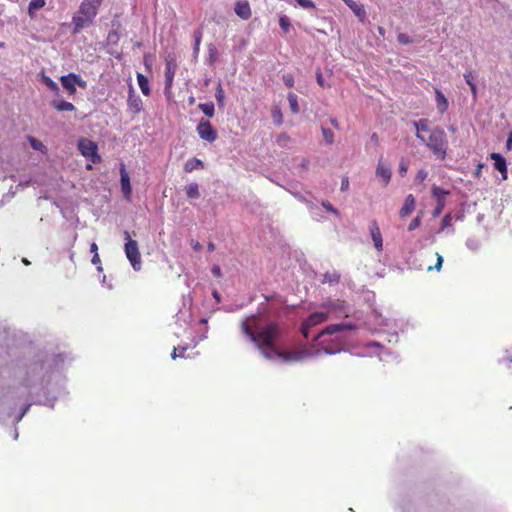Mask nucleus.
Returning <instances> with one entry per match:
<instances>
[{"instance_id":"1","label":"nucleus","mask_w":512,"mask_h":512,"mask_svg":"<svg viewBox=\"0 0 512 512\" xmlns=\"http://www.w3.org/2000/svg\"><path fill=\"white\" fill-rule=\"evenodd\" d=\"M416 137L421 140L433 154L443 160L446 157L447 137L444 130L440 127L430 129V122L426 118L414 121Z\"/></svg>"},{"instance_id":"2","label":"nucleus","mask_w":512,"mask_h":512,"mask_svg":"<svg viewBox=\"0 0 512 512\" xmlns=\"http://www.w3.org/2000/svg\"><path fill=\"white\" fill-rule=\"evenodd\" d=\"M242 332L256 345L263 357H270L266 347H272L273 339H280L281 331L277 323L270 322L254 331L246 322L241 324Z\"/></svg>"},{"instance_id":"3","label":"nucleus","mask_w":512,"mask_h":512,"mask_svg":"<svg viewBox=\"0 0 512 512\" xmlns=\"http://www.w3.org/2000/svg\"><path fill=\"white\" fill-rule=\"evenodd\" d=\"M279 339L272 340V347H266V350L270 352V357H265L268 360H273L276 357L280 358L283 362H300L308 359L312 356V352L309 349L303 348L300 350L280 351L276 347V343Z\"/></svg>"},{"instance_id":"4","label":"nucleus","mask_w":512,"mask_h":512,"mask_svg":"<svg viewBox=\"0 0 512 512\" xmlns=\"http://www.w3.org/2000/svg\"><path fill=\"white\" fill-rule=\"evenodd\" d=\"M102 0H87L82 2L77 15L73 17L75 31L88 27L89 22L96 16Z\"/></svg>"},{"instance_id":"5","label":"nucleus","mask_w":512,"mask_h":512,"mask_svg":"<svg viewBox=\"0 0 512 512\" xmlns=\"http://www.w3.org/2000/svg\"><path fill=\"white\" fill-rule=\"evenodd\" d=\"M124 238L126 240L124 245V251L126 257L130 261L134 270L138 271L141 268V254L139 252L137 241L131 239L128 231H124Z\"/></svg>"},{"instance_id":"6","label":"nucleus","mask_w":512,"mask_h":512,"mask_svg":"<svg viewBox=\"0 0 512 512\" xmlns=\"http://www.w3.org/2000/svg\"><path fill=\"white\" fill-rule=\"evenodd\" d=\"M77 146L80 153L92 164H98L102 161L101 156L98 154V146L94 141L80 138Z\"/></svg>"},{"instance_id":"7","label":"nucleus","mask_w":512,"mask_h":512,"mask_svg":"<svg viewBox=\"0 0 512 512\" xmlns=\"http://www.w3.org/2000/svg\"><path fill=\"white\" fill-rule=\"evenodd\" d=\"M328 319V313L324 311H317L310 314L301 324V333L307 339L309 337V330Z\"/></svg>"},{"instance_id":"8","label":"nucleus","mask_w":512,"mask_h":512,"mask_svg":"<svg viewBox=\"0 0 512 512\" xmlns=\"http://www.w3.org/2000/svg\"><path fill=\"white\" fill-rule=\"evenodd\" d=\"M178 68L176 58L173 54H168L165 58V89H171L174 76Z\"/></svg>"},{"instance_id":"9","label":"nucleus","mask_w":512,"mask_h":512,"mask_svg":"<svg viewBox=\"0 0 512 512\" xmlns=\"http://www.w3.org/2000/svg\"><path fill=\"white\" fill-rule=\"evenodd\" d=\"M196 131L201 139L210 143L217 139V131L213 128L212 124L208 120H200Z\"/></svg>"},{"instance_id":"10","label":"nucleus","mask_w":512,"mask_h":512,"mask_svg":"<svg viewBox=\"0 0 512 512\" xmlns=\"http://www.w3.org/2000/svg\"><path fill=\"white\" fill-rule=\"evenodd\" d=\"M321 308L325 309V313L329 315H334L338 317L341 313H343L346 309V301L336 299V300H326L320 305Z\"/></svg>"},{"instance_id":"11","label":"nucleus","mask_w":512,"mask_h":512,"mask_svg":"<svg viewBox=\"0 0 512 512\" xmlns=\"http://www.w3.org/2000/svg\"><path fill=\"white\" fill-rule=\"evenodd\" d=\"M120 185L123 197L127 201H131L132 198V186L130 183V177L124 164L120 165Z\"/></svg>"},{"instance_id":"12","label":"nucleus","mask_w":512,"mask_h":512,"mask_svg":"<svg viewBox=\"0 0 512 512\" xmlns=\"http://www.w3.org/2000/svg\"><path fill=\"white\" fill-rule=\"evenodd\" d=\"M354 329L355 325L351 323L330 324L326 326L319 334H317L313 340L318 341L324 335H332L341 331H350Z\"/></svg>"},{"instance_id":"13","label":"nucleus","mask_w":512,"mask_h":512,"mask_svg":"<svg viewBox=\"0 0 512 512\" xmlns=\"http://www.w3.org/2000/svg\"><path fill=\"white\" fill-rule=\"evenodd\" d=\"M61 84L62 86L68 91L70 95L75 94L76 87L75 85L78 84L81 87L85 86V82L81 80V78L73 73H70L68 75L61 77Z\"/></svg>"},{"instance_id":"14","label":"nucleus","mask_w":512,"mask_h":512,"mask_svg":"<svg viewBox=\"0 0 512 512\" xmlns=\"http://www.w3.org/2000/svg\"><path fill=\"white\" fill-rule=\"evenodd\" d=\"M128 110L133 114H139L143 108V102L132 87H130L127 100Z\"/></svg>"},{"instance_id":"15","label":"nucleus","mask_w":512,"mask_h":512,"mask_svg":"<svg viewBox=\"0 0 512 512\" xmlns=\"http://www.w3.org/2000/svg\"><path fill=\"white\" fill-rule=\"evenodd\" d=\"M490 157L494 160L495 169L502 174L504 180L507 179V164L505 158L499 153H492Z\"/></svg>"},{"instance_id":"16","label":"nucleus","mask_w":512,"mask_h":512,"mask_svg":"<svg viewBox=\"0 0 512 512\" xmlns=\"http://www.w3.org/2000/svg\"><path fill=\"white\" fill-rule=\"evenodd\" d=\"M370 233L372 240L374 242V246L378 251H382L383 249V240L380 229L375 221H373L370 225Z\"/></svg>"},{"instance_id":"17","label":"nucleus","mask_w":512,"mask_h":512,"mask_svg":"<svg viewBox=\"0 0 512 512\" xmlns=\"http://www.w3.org/2000/svg\"><path fill=\"white\" fill-rule=\"evenodd\" d=\"M376 176L381 179L383 186H387L392 176L391 169L380 161L376 168Z\"/></svg>"},{"instance_id":"18","label":"nucleus","mask_w":512,"mask_h":512,"mask_svg":"<svg viewBox=\"0 0 512 512\" xmlns=\"http://www.w3.org/2000/svg\"><path fill=\"white\" fill-rule=\"evenodd\" d=\"M415 205H416V202H415L414 196L412 194H409L405 198L404 204L399 211L400 217L405 218L409 214H411L415 209Z\"/></svg>"},{"instance_id":"19","label":"nucleus","mask_w":512,"mask_h":512,"mask_svg":"<svg viewBox=\"0 0 512 512\" xmlns=\"http://www.w3.org/2000/svg\"><path fill=\"white\" fill-rule=\"evenodd\" d=\"M234 10L242 19H248L251 16L250 5L247 1L237 2Z\"/></svg>"},{"instance_id":"20","label":"nucleus","mask_w":512,"mask_h":512,"mask_svg":"<svg viewBox=\"0 0 512 512\" xmlns=\"http://www.w3.org/2000/svg\"><path fill=\"white\" fill-rule=\"evenodd\" d=\"M435 95L437 109L440 113H444L448 108V100L439 89L435 90Z\"/></svg>"},{"instance_id":"21","label":"nucleus","mask_w":512,"mask_h":512,"mask_svg":"<svg viewBox=\"0 0 512 512\" xmlns=\"http://www.w3.org/2000/svg\"><path fill=\"white\" fill-rule=\"evenodd\" d=\"M137 82H138L141 92L145 96H150L151 89L149 86L148 78L145 75H143L142 73H137Z\"/></svg>"},{"instance_id":"22","label":"nucleus","mask_w":512,"mask_h":512,"mask_svg":"<svg viewBox=\"0 0 512 512\" xmlns=\"http://www.w3.org/2000/svg\"><path fill=\"white\" fill-rule=\"evenodd\" d=\"M51 105L57 110V111H74L75 110V106L68 102V101H64V100H53L51 102Z\"/></svg>"},{"instance_id":"23","label":"nucleus","mask_w":512,"mask_h":512,"mask_svg":"<svg viewBox=\"0 0 512 512\" xmlns=\"http://www.w3.org/2000/svg\"><path fill=\"white\" fill-rule=\"evenodd\" d=\"M203 167H204V163H203L202 160H200L198 158H191V159L186 161V163L184 165V170L186 172L190 173L193 170L201 169Z\"/></svg>"},{"instance_id":"24","label":"nucleus","mask_w":512,"mask_h":512,"mask_svg":"<svg viewBox=\"0 0 512 512\" xmlns=\"http://www.w3.org/2000/svg\"><path fill=\"white\" fill-rule=\"evenodd\" d=\"M340 274L337 271H327L324 276L322 283H328L330 285L337 284L340 281Z\"/></svg>"},{"instance_id":"25","label":"nucleus","mask_w":512,"mask_h":512,"mask_svg":"<svg viewBox=\"0 0 512 512\" xmlns=\"http://www.w3.org/2000/svg\"><path fill=\"white\" fill-rule=\"evenodd\" d=\"M186 195L190 199H197L200 197L199 186L197 183H190L185 187Z\"/></svg>"},{"instance_id":"26","label":"nucleus","mask_w":512,"mask_h":512,"mask_svg":"<svg viewBox=\"0 0 512 512\" xmlns=\"http://www.w3.org/2000/svg\"><path fill=\"white\" fill-rule=\"evenodd\" d=\"M347 4L360 19L365 17L366 11L362 5L357 4L353 0H348Z\"/></svg>"},{"instance_id":"27","label":"nucleus","mask_w":512,"mask_h":512,"mask_svg":"<svg viewBox=\"0 0 512 512\" xmlns=\"http://www.w3.org/2000/svg\"><path fill=\"white\" fill-rule=\"evenodd\" d=\"M198 108L209 118H212L215 113V107L212 102L209 103H200Z\"/></svg>"},{"instance_id":"28","label":"nucleus","mask_w":512,"mask_h":512,"mask_svg":"<svg viewBox=\"0 0 512 512\" xmlns=\"http://www.w3.org/2000/svg\"><path fill=\"white\" fill-rule=\"evenodd\" d=\"M287 98H288L289 106H290L292 113H294V114L299 113L300 108H299V104H298L297 95L294 93H289Z\"/></svg>"},{"instance_id":"29","label":"nucleus","mask_w":512,"mask_h":512,"mask_svg":"<svg viewBox=\"0 0 512 512\" xmlns=\"http://www.w3.org/2000/svg\"><path fill=\"white\" fill-rule=\"evenodd\" d=\"M27 140L29 141L32 149L41 151V152H46V147L40 140L34 138L33 136H28Z\"/></svg>"},{"instance_id":"30","label":"nucleus","mask_w":512,"mask_h":512,"mask_svg":"<svg viewBox=\"0 0 512 512\" xmlns=\"http://www.w3.org/2000/svg\"><path fill=\"white\" fill-rule=\"evenodd\" d=\"M45 5V0H31L28 6L29 15L32 16L35 11L39 10Z\"/></svg>"},{"instance_id":"31","label":"nucleus","mask_w":512,"mask_h":512,"mask_svg":"<svg viewBox=\"0 0 512 512\" xmlns=\"http://www.w3.org/2000/svg\"><path fill=\"white\" fill-rule=\"evenodd\" d=\"M449 194H450V192H449V191L444 190V189H443V188H441V187L434 186V187L432 188V195H433V197H435V198H436V200H437V201H439V199H444V197H445L446 195H449Z\"/></svg>"},{"instance_id":"32","label":"nucleus","mask_w":512,"mask_h":512,"mask_svg":"<svg viewBox=\"0 0 512 512\" xmlns=\"http://www.w3.org/2000/svg\"><path fill=\"white\" fill-rule=\"evenodd\" d=\"M322 135H323L324 141L327 144L331 145L334 142V133L332 130H330L328 128H322Z\"/></svg>"},{"instance_id":"33","label":"nucleus","mask_w":512,"mask_h":512,"mask_svg":"<svg viewBox=\"0 0 512 512\" xmlns=\"http://www.w3.org/2000/svg\"><path fill=\"white\" fill-rule=\"evenodd\" d=\"M215 98L217 100V103L219 106H223L224 105V91L221 87V85L219 84L217 89H216V92H215Z\"/></svg>"},{"instance_id":"34","label":"nucleus","mask_w":512,"mask_h":512,"mask_svg":"<svg viewBox=\"0 0 512 512\" xmlns=\"http://www.w3.org/2000/svg\"><path fill=\"white\" fill-rule=\"evenodd\" d=\"M43 79V82L46 84V86L48 88H50L52 91H58L59 90V87L58 85L48 76H43L42 77Z\"/></svg>"},{"instance_id":"35","label":"nucleus","mask_w":512,"mask_h":512,"mask_svg":"<svg viewBox=\"0 0 512 512\" xmlns=\"http://www.w3.org/2000/svg\"><path fill=\"white\" fill-rule=\"evenodd\" d=\"M444 207H445V199H439V201H437V205H436L435 209L433 210V216L434 217L439 216L442 213Z\"/></svg>"},{"instance_id":"36","label":"nucleus","mask_w":512,"mask_h":512,"mask_svg":"<svg viewBox=\"0 0 512 512\" xmlns=\"http://www.w3.org/2000/svg\"><path fill=\"white\" fill-rule=\"evenodd\" d=\"M500 362L503 363L506 366H509L510 363H512V353L510 351H505L504 355L500 359Z\"/></svg>"},{"instance_id":"37","label":"nucleus","mask_w":512,"mask_h":512,"mask_svg":"<svg viewBox=\"0 0 512 512\" xmlns=\"http://www.w3.org/2000/svg\"><path fill=\"white\" fill-rule=\"evenodd\" d=\"M420 224H421V216H420V215H418L417 217H415V218L411 221V223H410V224H409V226H408V230H409V231H413V230H415L416 228H418V227L420 226Z\"/></svg>"},{"instance_id":"38","label":"nucleus","mask_w":512,"mask_h":512,"mask_svg":"<svg viewBox=\"0 0 512 512\" xmlns=\"http://www.w3.org/2000/svg\"><path fill=\"white\" fill-rule=\"evenodd\" d=\"M279 24L284 31H288L290 27V20L287 16H283L279 19Z\"/></svg>"},{"instance_id":"39","label":"nucleus","mask_w":512,"mask_h":512,"mask_svg":"<svg viewBox=\"0 0 512 512\" xmlns=\"http://www.w3.org/2000/svg\"><path fill=\"white\" fill-rule=\"evenodd\" d=\"M296 2L305 9H311L315 7V4L311 0H296Z\"/></svg>"},{"instance_id":"40","label":"nucleus","mask_w":512,"mask_h":512,"mask_svg":"<svg viewBox=\"0 0 512 512\" xmlns=\"http://www.w3.org/2000/svg\"><path fill=\"white\" fill-rule=\"evenodd\" d=\"M451 221H452L451 214L445 215L441 221V229H445V228L451 226Z\"/></svg>"},{"instance_id":"41","label":"nucleus","mask_w":512,"mask_h":512,"mask_svg":"<svg viewBox=\"0 0 512 512\" xmlns=\"http://www.w3.org/2000/svg\"><path fill=\"white\" fill-rule=\"evenodd\" d=\"M322 206L329 212H332L335 215H339V212L337 209H335L332 204L328 201L322 202Z\"/></svg>"},{"instance_id":"42","label":"nucleus","mask_w":512,"mask_h":512,"mask_svg":"<svg viewBox=\"0 0 512 512\" xmlns=\"http://www.w3.org/2000/svg\"><path fill=\"white\" fill-rule=\"evenodd\" d=\"M178 349L177 348H174L172 353H171V357L173 359H176L177 357H184V354H185V351H186V348L185 347H182L181 350H180V353L177 352Z\"/></svg>"},{"instance_id":"43","label":"nucleus","mask_w":512,"mask_h":512,"mask_svg":"<svg viewBox=\"0 0 512 512\" xmlns=\"http://www.w3.org/2000/svg\"><path fill=\"white\" fill-rule=\"evenodd\" d=\"M283 80L288 87H292L294 85V79L291 74H286L283 76Z\"/></svg>"},{"instance_id":"44","label":"nucleus","mask_w":512,"mask_h":512,"mask_svg":"<svg viewBox=\"0 0 512 512\" xmlns=\"http://www.w3.org/2000/svg\"><path fill=\"white\" fill-rule=\"evenodd\" d=\"M427 177V172L424 170V169H421L418 171L417 175H416V180L418 182H423Z\"/></svg>"},{"instance_id":"45","label":"nucleus","mask_w":512,"mask_h":512,"mask_svg":"<svg viewBox=\"0 0 512 512\" xmlns=\"http://www.w3.org/2000/svg\"><path fill=\"white\" fill-rule=\"evenodd\" d=\"M408 164L405 161H401L399 164V173L401 176H404L407 173Z\"/></svg>"},{"instance_id":"46","label":"nucleus","mask_w":512,"mask_h":512,"mask_svg":"<svg viewBox=\"0 0 512 512\" xmlns=\"http://www.w3.org/2000/svg\"><path fill=\"white\" fill-rule=\"evenodd\" d=\"M464 78H465L466 83H467L469 86H471V85L475 84V83H474V77H473V75H472V73H471V72H466V73L464 74Z\"/></svg>"},{"instance_id":"47","label":"nucleus","mask_w":512,"mask_h":512,"mask_svg":"<svg viewBox=\"0 0 512 512\" xmlns=\"http://www.w3.org/2000/svg\"><path fill=\"white\" fill-rule=\"evenodd\" d=\"M273 117H274L275 122L277 124H281L282 123V114H281L280 110H274L273 111Z\"/></svg>"},{"instance_id":"48","label":"nucleus","mask_w":512,"mask_h":512,"mask_svg":"<svg viewBox=\"0 0 512 512\" xmlns=\"http://www.w3.org/2000/svg\"><path fill=\"white\" fill-rule=\"evenodd\" d=\"M436 256H437V262H436L434 268L437 271H440L442 264H443V257L439 253H436Z\"/></svg>"},{"instance_id":"49","label":"nucleus","mask_w":512,"mask_h":512,"mask_svg":"<svg viewBox=\"0 0 512 512\" xmlns=\"http://www.w3.org/2000/svg\"><path fill=\"white\" fill-rule=\"evenodd\" d=\"M211 271L212 274L217 278L222 276L221 268L218 265L213 266Z\"/></svg>"},{"instance_id":"50","label":"nucleus","mask_w":512,"mask_h":512,"mask_svg":"<svg viewBox=\"0 0 512 512\" xmlns=\"http://www.w3.org/2000/svg\"><path fill=\"white\" fill-rule=\"evenodd\" d=\"M398 42L400 44H407L410 40L408 39L407 34H398Z\"/></svg>"},{"instance_id":"51","label":"nucleus","mask_w":512,"mask_h":512,"mask_svg":"<svg viewBox=\"0 0 512 512\" xmlns=\"http://www.w3.org/2000/svg\"><path fill=\"white\" fill-rule=\"evenodd\" d=\"M317 82L321 87H325L324 78L320 71L317 72Z\"/></svg>"},{"instance_id":"52","label":"nucleus","mask_w":512,"mask_h":512,"mask_svg":"<svg viewBox=\"0 0 512 512\" xmlns=\"http://www.w3.org/2000/svg\"><path fill=\"white\" fill-rule=\"evenodd\" d=\"M348 187H349V180L347 177H345L342 179V182H341V190L342 191L347 190Z\"/></svg>"},{"instance_id":"53","label":"nucleus","mask_w":512,"mask_h":512,"mask_svg":"<svg viewBox=\"0 0 512 512\" xmlns=\"http://www.w3.org/2000/svg\"><path fill=\"white\" fill-rule=\"evenodd\" d=\"M483 167H484V164H483V163H479V164L477 165V168H476L475 173H474L476 177H479V176H480V174H481V172H482Z\"/></svg>"},{"instance_id":"54","label":"nucleus","mask_w":512,"mask_h":512,"mask_svg":"<svg viewBox=\"0 0 512 512\" xmlns=\"http://www.w3.org/2000/svg\"><path fill=\"white\" fill-rule=\"evenodd\" d=\"M90 252L93 254H98V246L95 242L91 243Z\"/></svg>"},{"instance_id":"55","label":"nucleus","mask_w":512,"mask_h":512,"mask_svg":"<svg viewBox=\"0 0 512 512\" xmlns=\"http://www.w3.org/2000/svg\"><path fill=\"white\" fill-rule=\"evenodd\" d=\"M91 261L95 265L100 264L101 260H100L99 254H94Z\"/></svg>"},{"instance_id":"56","label":"nucleus","mask_w":512,"mask_h":512,"mask_svg":"<svg viewBox=\"0 0 512 512\" xmlns=\"http://www.w3.org/2000/svg\"><path fill=\"white\" fill-rule=\"evenodd\" d=\"M371 141L375 144V145H378V141H379V138H378V135L376 133H373L371 135Z\"/></svg>"},{"instance_id":"57","label":"nucleus","mask_w":512,"mask_h":512,"mask_svg":"<svg viewBox=\"0 0 512 512\" xmlns=\"http://www.w3.org/2000/svg\"><path fill=\"white\" fill-rule=\"evenodd\" d=\"M144 64L148 70H150V59L148 55L144 56Z\"/></svg>"},{"instance_id":"58","label":"nucleus","mask_w":512,"mask_h":512,"mask_svg":"<svg viewBox=\"0 0 512 512\" xmlns=\"http://www.w3.org/2000/svg\"><path fill=\"white\" fill-rule=\"evenodd\" d=\"M330 123H331V125H332L333 127H335L336 129H339V123H338L337 119H335V118H331V119H330Z\"/></svg>"},{"instance_id":"59","label":"nucleus","mask_w":512,"mask_h":512,"mask_svg":"<svg viewBox=\"0 0 512 512\" xmlns=\"http://www.w3.org/2000/svg\"><path fill=\"white\" fill-rule=\"evenodd\" d=\"M192 247L195 251H199L202 249V245L199 242H195L192 244Z\"/></svg>"},{"instance_id":"60","label":"nucleus","mask_w":512,"mask_h":512,"mask_svg":"<svg viewBox=\"0 0 512 512\" xmlns=\"http://www.w3.org/2000/svg\"><path fill=\"white\" fill-rule=\"evenodd\" d=\"M507 148L510 149L512 145V133L509 135L507 142H506Z\"/></svg>"},{"instance_id":"61","label":"nucleus","mask_w":512,"mask_h":512,"mask_svg":"<svg viewBox=\"0 0 512 512\" xmlns=\"http://www.w3.org/2000/svg\"><path fill=\"white\" fill-rule=\"evenodd\" d=\"M469 87H470V90H471V92H472L473 96L475 97V96H476V94H477L476 84H473V85H471V86H469Z\"/></svg>"},{"instance_id":"62","label":"nucleus","mask_w":512,"mask_h":512,"mask_svg":"<svg viewBox=\"0 0 512 512\" xmlns=\"http://www.w3.org/2000/svg\"><path fill=\"white\" fill-rule=\"evenodd\" d=\"M208 250H209L210 252H212V251H214V250H215V245H214L212 242L208 243Z\"/></svg>"},{"instance_id":"63","label":"nucleus","mask_w":512,"mask_h":512,"mask_svg":"<svg viewBox=\"0 0 512 512\" xmlns=\"http://www.w3.org/2000/svg\"><path fill=\"white\" fill-rule=\"evenodd\" d=\"M213 297L219 302L220 301V295L217 291L213 292Z\"/></svg>"},{"instance_id":"64","label":"nucleus","mask_w":512,"mask_h":512,"mask_svg":"<svg viewBox=\"0 0 512 512\" xmlns=\"http://www.w3.org/2000/svg\"><path fill=\"white\" fill-rule=\"evenodd\" d=\"M195 44H196V46H198L200 44V37L199 36H197L195 38Z\"/></svg>"}]
</instances>
